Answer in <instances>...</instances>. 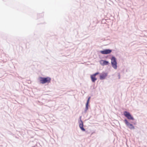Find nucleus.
<instances>
[{"label": "nucleus", "mask_w": 147, "mask_h": 147, "mask_svg": "<svg viewBox=\"0 0 147 147\" xmlns=\"http://www.w3.org/2000/svg\"><path fill=\"white\" fill-rule=\"evenodd\" d=\"M123 115L128 119L131 120H134V119L131 113L129 112L125 111L123 112Z\"/></svg>", "instance_id": "3"}, {"label": "nucleus", "mask_w": 147, "mask_h": 147, "mask_svg": "<svg viewBox=\"0 0 147 147\" xmlns=\"http://www.w3.org/2000/svg\"><path fill=\"white\" fill-rule=\"evenodd\" d=\"M111 64L112 67L115 69L117 68V63L116 58L114 56H112L111 58Z\"/></svg>", "instance_id": "2"}, {"label": "nucleus", "mask_w": 147, "mask_h": 147, "mask_svg": "<svg viewBox=\"0 0 147 147\" xmlns=\"http://www.w3.org/2000/svg\"><path fill=\"white\" fill-rule=\"evenodd\" d=\"M43 16V14H41V17H42Z\"/></svg>", "instance_id": "15"}, {"label": "nucleus", "mask_w": 147, "mask_h": 147, "mask_svg": "<svg viewBox=\"0 0 147 147\" xmlns=\"http://www.w3.org/2000/svg\"><path fill=\"white\" fill-rule=\"evenodd\" d=\"M108 73H107L103 72L100 74L99 76V78L100 80H103L105 79L106 77L107 76Z\"/></svg>", "instance_id": "7"}, {"label": "nucleus", "mask_w": 147, "mask_h": 147, "mask_svg": "<svg viewBox=\"0 0 147 147\" xmlns=\"http://www.w3.org/2000/svg\"><path fill=\"white\" fill-rule=\"evenodd\" d=\"M40 83L45 84L46 83H49L51 82V79L49 77H40L39 78Z\"/></svg>", "instance_id": "1"}, {"label": "nucleus", "mask_w": 147, "mask_h": 147, "mask_svg": "<svg viewBox=\"0 0 147 147\" xmlns=\"http://www.w3.org/2000/svg\"><path fill=\"white\" fill-rule=\"evenodd\" d=\"M100 64L102 66H105L106 65H108L109 64L108 61L106 60H101L100 61Z\"/></svg>", "instance_id": "8"}, {"label": "nucleus", "mask_w": 147, "mask_h": 147, "mask_svg": "<svg viewBox=\"0 0 147 147\" xmlns=\"http://www.w3.org/2000/svg\"><path fill=\"white\" fill-rule=\"evenodd\" d=\"M124 122L126 126L131 129H134V126L132 124L130 123L127 119H125L124 120Z\"/></svg>", "instance_id": "5"}, {"label": "nucleus", "mask_w": 147, "mask_h": 147, "mask_svg": "<svg viewBox=\"0 0 147 147\" xmlns=\"http://www.w3.org/2000/svg\"><path fill=\"white\" fill-rule=\"evenodd\" d=\"M90 98H91V97L90 96L88 98L86 103H87L88 104H89V102H90Z\"/></svg>", "instance_id": "12"}, {"label": "nucleus", "mask_w": 147, "mask_h": 147, "mask_svg": "<svg viewBox=\"0 0 147 147\" xmlns=\"http://www.w3.org/2000/svg\"><path fill=\"white\" fill-rule=\"evenodd\" d=\"M112 49H106L100 51V53L102 54L107 55L110 54L112 52Z\"/></svg>", "instance_id": "6"}, {"label": "nucleus", "mask_w": 147, "mask_h": 147, "mask_svg": "<svg viewBox=\"0 0 147 147\" xmlns=\"http://www.w3.org/2000/svg\"><path fill=\"white\" fill-rule=\"evenodd\" d=\"M90 78L92 82L93 83L95 82L97 80V78L95 76H93V75L92 74L90 76Z\"/></svg>", "instance_id": "10"}, {"label": "nucleus", "mask_w": 147, "mask_h": 147, "mask_svg": "<svg viewBox=\"0 0 147 147\" xmlns=\"http://www.w3.org/2000/svg\"><path fill=\"white\" fill-rule=\"evenodd\" d=\"M37 142L36 141H31L29 143V145L32 147H37Z\"/></svg>", "instance_id": "9"}, {"label": "nucleus", "mask_w": 147, "mask_h": 147, "mask_svg": "<svg viewBox=\"0 0 147 147\" xmlns=\"http://www.w3.org/2000/svg\"><path fill=\"white\" fill-rule=\"evenodd\" d=\"M82 116H80L79 119L80 120L78 122L79 123V126L81 130L83 131H86V132L87 131H86L84 127V124L83 121L81 119Z\"/></svg>", "instance_id": "4"}, {"label": "nucleus", "mask_w": 147, "mask_h": 147, "mask_svg": "<svg viewBox=\"0 0 147 147\" xmlns=\"http://www.w3.org/2000/svg\"><path fill=\"white\" fill-rule=\"evenodd\" d=\"M89 106V104H88L87 103L86 104L85 108L84 111L85 113H86V112L87 110L88 109V107Z\"/></svg>", "instance_id": "11"}, {"label": "nucleus", "mask_w": 147, "mask_h": 147, "mask_svg": "<svg viewBox=\"0 0 147 147\" xmlns=\"http://www.w3.org/2000/svg\"><path fill=\"white\" fill-rule=\"evenodd\" d=\"M118 79H120V74L119 73L118 74Z\"/></svg>", "instance_id": "14"}, {"label": "nucleus", "mask_w": 147, "mask_h": 147, "mask_svg": "<svg viewBox=\"0 0 147 147\" xmlns=\"http://www.w3.org/2000/svg\"><path fill=\"white\" fill-rule=\"evenodd\" d=\"M99 74H100V73H99V72H96L95 73H94V74H93L92 75H93V76H95V77H96V75H98Z\"/></svg>", "instance_id": "13"}]
</instances>
